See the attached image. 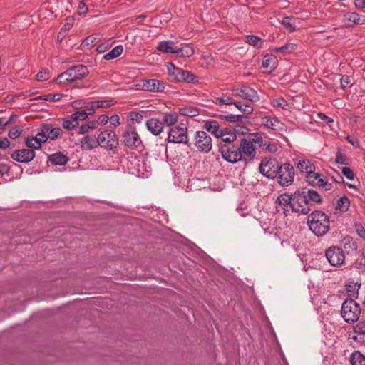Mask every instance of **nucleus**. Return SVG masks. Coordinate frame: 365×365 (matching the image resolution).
I'll list each match as a JSON object with an SVG mask.
<instances>
[{"label":"nucleus","mask_w":365,"mask_h":365,"mask_svg":"<svg viewBox=\"0 0 365 365\" xmlns=\"http://www.w3.org/2000/svg\"><path fill=\"white\" fill-rule=\"evenodd\" d=\"M93 106L96 108H109L115 103L114 100H98L93 101Z\"/></svg>","instance_id":"45"},{"label":"nucleus","mask_w":365,"mask_h":365,"mask_svg":"<svg viewBox=\"0 0 365 365\" xmlns=\"http://www.w3.org/2000/svg\"><path fill=\"white\" fill-rule=\"evenodd\" d=\"M15 161L28 163L35 158V152L31 149H21L15 150L11 155Z\"/></svg>","instance_id":"16"},{"label":"nucleus","mask_w":365,"mask_h":365,"mask_svg":"<svg viewBox=\"0 0 365 365\" xmlns=\"http://www.w3.org/2000/svg\"><path fill=\"white\" fill-rule=\"evenodd\" d=\"M231 92L232 96L241 97L251 102H257L259 99L257 91L254 88L243 84L232 88Z\"/></svg>","instance_id":"9"},{"label":"nucleus","mask_w":365,"mask_h":365,"mask_svg":"<svg viewBox=\"0 0 365 365\" xmlns=\"http://www.w3.org/2000/svg\"><path fill=\"white\" fill-rule=\"evenodd\" d=\"M78 125V123L76 122L71 115L68 118H65L63 120L62 126L64 129L67 130H72L74 128Z\"/></svg>","instance_id":"44"},{"label":"nucleus","mask_w":365,"mask_h":365,"mask_svg":"<svg viewBox=\"0 0 365 365\" xmlns=\"http://www.w3.org/2000/svg\"><path fill=\"white\" fill-rule=\"evenodd\" d=\"M274 105L277 107H279L284 110H286L288 107L287 102L282 98H279L275 100Z\"/></svg>","instance_id":"58"},{"label":"nucleus","mask_w":365,"mask_h":365,"mask_svg":"<svg viewBox=\"0 0 365 365\" xmlns=\"http://www.w3.org/2000/svg\"><path fill=\"white\" fill-rule=\"evenodd\" d=\"M141 88L143 91L149 92H162L165 88L166 83L155 78L141 81Z\"/></svg>","instance_id":"15"},{"label":"nucleus","mask_w":365,"mask_h":365,"mask_svg":"<svg viewBox=\"0 0 365 365\" xmlns=\"http://www.w3.org/2000/svg\"><path fill=\"white\" fill-rule=\"evenodd\" d=\"M222 118L228 122L237 123L242 120V115L229 114L226 115H221Z\"/></svg>","instance_id":"52"},{"label":"nucleus","mask_w":365,"mask_h":365,"mask_svg":"<svg viewBox=\"0 0 365 365\" xmlns=\"http://www.w3.org/2000/svg\"><path fill=\"white\" fill-rule=\"evenodd\" d=\"M355 334L361 336H365V321L361 320L354 327Z\"/></svg>","instance_id":"48"},{"label":"nucleus","mask_w":365,"mask_h":365,"mask_svg":"<svg viewBox=\"0 0 365 365\" xmlns=\"http://www.w3.org/2000/svg\"><path fill=\"white\" fill-rule=\"evenodd\" d=\"M309 230L317 236H324L330 228L329 217L322 211L312 212L307 219Z\"/></svg>","instance_id":"2"},{"label":"nucleus","mask_w":365,"mask_h":365,"mask_svg":"<svg viewBox=\"0 0 365 365\" xmlns=\"http://www.w3.org/2000/svg\"><path fill=\"white\" fill-rule=\"evenodd\" d=\"M188 120L183 119L173 128H170L168 133V140L172 143H184L188 142L187 135Z\"/></svg>","instance_id":"3"},{"label":"nucleus","mask_w":365,"mask_h":365,"mask_svg":"<svg viewBox=\"0 0 365 365\" xmlns=\"http://www.w3.org/2000/svg\"><path fill=\"white\" fill-rule=\"evenodd\" d=\"M322 202V197L312 189H302L292 193V210L296 213L307 215L312 207Z\"/></svg>","instance_id":"1"},{"label":"nucleus","mask_w":365,"mask_h":365,"mask_svg":"<svg viewBox=\"0 0 365 365\" xmlns=\"http://www.w3.org/2000/svg\"><path fill=\"white\" fill-rule=\"evenodd\" d=\"M325 257L329 263L334 267L344 264L345 255L342 248L338 246H331L325 250Z\"/></svg>","instance_id":"8"},{"label":"nucleus","mask_w":365,"mask_h":365,"mask_svg":"<svg viewBox=\"0 0 365 365\" xmlns=\"http://www.w3.org/2000/svg\"><path fill=\"white\" fill-rule=\"evenodd\" d=\"M123 51V47L122 45H118L115 47H114L111 51H110L108 53L104 55L103 58L105 60H111L114 59L119 56L121 55V53Z\"/></svg>","instance_id":"37"},{"label":"nucleus","mask_w":365,"mask_h":365,"mask_svg":"<svg viewBox=\"0 0 365 365\" xmlns=\"http://www.w3.org/2000/svg\"><path fill=\"white\" fill-rule=\"evenodd\" d=\"M305 180L309 185L321 187L326 191L331 190L333 187L332 184L329 182L325 177L315 171H312L306 175Z\"/></svg>","instance_id":"13"},{"label":"nucleus","mask_w":365,"mask_h":365,"mask_svg":"<svg viewBox=\"0 0 365 365\" xmlns=\"http://www.w3.org/2000/svg\"><path fill=\"white\" fill-rule=\"evenodd\" d=\"M128 118L133 123H140L143 120V115L139 112L132 111L128 113Z\"/></svg>","instance_id":"51"},{"label":"nucleus","mask_w":365,"mask_h":365,"mask_svg":"<svg viewBox=\"0 0 365 365\" xmlns=\"http://www.w3.org/2000/svg\"><path fill=\"white\" fill-rule=\"evenodd\" d=\"M168 78L171 82H178L182 68L176 67L173 63H166Z\"/></svg>","instance_id":"24"},{"label":"nucleus","mask_w":365,"mask_h":365,"mask_svg":"<svg viewBox=\"0 0 365 365\" xmlns=\"http://www.w3.org/2000/svg\"><path fill=\"white\" fill-rule=\"evenodd\" d=\"M350 83V77L347 75H344L340 79V86L342 89H345L346 86Z\"/></svg>","instance_id":"61"},{"label":"nucleus","mask_w":365,"mask_h":365,"mask_svg":"<svg viewBox=\"0 0 365 365\" xmlns=\"http://www.w3.org/2000/svg\"><path fill=\"white\" fill-rule=\"evenodd\" d=\"M262 124L274 130L281 131L284 129V125L275 116H265L262 118Z\"/></svg>","instance_id":"20"},{"label":"nucleus","mask_w":365,"mask_h":365,"mask_svg":"<svg viewBox=\"0 0 365 365\" xmlns=\"http://www.w3.org/2000/svg\"><path fill=\"white\" fill-rule=\"evenodd\" d=\"M294 166L289 163H285L279 165L276 178L282 186H288L294 182Z\"/></svg>","instance_id":"5"},{"label":"nucleus","mask_w":365,"mask_h":365,"mask_svg":"<svg viewBox=\"0 0 365 365\" xmlns=\"http://www.w3.org/2000/svg\"><path fill=\"white\" fill-rule=\"evenodd\" d=\"M194 145L198 151L207 153L212 148V138L205 131H196L194 135Z\"/></svg>","instance_id":"7"},{"label":"nucleus","mask_w":365,"mask_h":365,"mask_svg":"<svg viewBox=\"0 0 365 365\" xmlns=\"http://www.w3.org/2000/svg\"><path fill=\"white\" fill-rule=\"evenodd\" d=\"M52 127L53 125L50 123L43 124L41 126V132L45 135H47L49 134L50 130L52 128Z\"/></svg>","instance_id":"62"},{"label":"nucleus","mask_w":365,"mask_h":365,"mask_svg":"<svg viewBox=\"0 0 365 365\" xmlns=\"http://www.w3.org/2000/svg\"><path fill=\"white\" fill-rule=\"evenodd\" d=\"M88 11V9L86 4L84 3V1H81L79 3V5L78 6V13L79 15H84L87 14Z\"/></svg>","instance_id":"59"},{"label":"nucleus","mask_w":365,"mask_h":365,"mask_svg":"<svg viewBox=\"0 0 365 365\" xmlns=\"http://www.w3.org/2000/svg\"><path fill=\"white\" fill-rule=\"evenodd\" d=\"M26 145L31 149H39L41 143L35 137H28L26 140Z\"/></svg>","instance_id":"46"},{"label":"nucleus","mask_w":365,"mask_h":365,"mask_svg":"<svg viewBox=\"0 0 365 365\" xmlns=\"http://www.w3.org/2000/svg\"><path fill=\"white\" fill-rule=\"evenodd\" d=\"M178 113L187 117H195L199 114V110L195 107H183L179 109Z\"/></svg>","instance_id":"38"},{"label":"nucleus","mask_w":365,"mask_h":365,"mask_svg":"<svg viewBox=\"0 0 365 365\" xmlns=\"http://www.w3.org/2000/svg\"><path fill=\"white\" fill-rule=\"evenodd\" d=\"M109 120V118L107 115H101L98 116V119L96 120V121L98 122V125L99 124H103V125H105L108 123Z\"/></svg>","instance_id":"64"},{"label":"nucleus","mask_w":365,"mask_h":365,"mask_svg":"<svg viewBox=\"0 0 365 365\" xmlns=\"http://www.w3.org/2000/svg\"><path fill=\"white\" fill-rule=\"evenodd\" d=\"M335 162L336 164L346 165V158L341 151H338L336 155Z\"/></svg>","instance_id":"56"},{"label":"nucleus","mask_w":365,"mask_h":365,"mask_svg":"<svg viewBox=\"0 0 365 365\" xmlns=\"http://www.w3.org/2000/svg\"><path fill=\"white\" fill-rule=\"evenodd\" d=\"M297 45L292 43H287L280 47H272L270 48L272 51L280 52L282 53H291L297 48Z\"/></svg>","instance_id":"35"},{"label":"nucleus","mask_w":365,"mask_h":365,"mask_svg":"<svg viewBox=\"0 0 365 365\" xmlns=\"http://www.w3.org/2000/svg\"><path fill=\"white\" fill-rule=\"evenodd\" d=\"M361 314V309L354 300L352 299H346L341 309V314L344 320L348 324H353L358 321Z\"/></svg>","instance_id":"4"},{"label":"nucleus","mask_w":365,"mask_h":365,"mask_svg":"<svg viewBox=\"0 0 365 365\" xmlns=\"http://www.w3.org/2000/svg\"><path fill=\"white\" fill-rule=\"evenodd\" d=\"M342 174L348 180H354V173L353 170L349 167H343L341 169Z\"/></svg>","instance_id":"54"},{"label":"nucleus","mask_w":365,"mask_h":365,"mask_svg":"<svg viewBox=\"0 0 365 365\" xmlns=\"http://www.w3.org/2000/svg\"><path fill=\"white\" fill-rule=\"evenodd\" d=\"M68 160V158L61 153H56L49 156V161L55 165H63Z\"/></svg>","instance_id":"31"},{"label":"nucleus","mask_w":365,"mask_h":365,"mask_svg":"<svg viewBox=\"0 0 365 365\" xmlns=\"http://www.w3.org/2000/svg\"><path fill=\"white\" fill-rule=\"evenodd\" d=\"M277 66V59L276 57L266 55L262 61V67L269 68L270 71H274Z\"/></svg>","instance_id":"33"},{"label":"nucleus","mask_w":365,"mask_h":365,"mask_svg":"<svg viewBox=\"0 0 365 365\" xmlns=\"http://www.w3.org/2000/svg\"><path fill=\"white\" fill-rule=\"evenodd\" d=\"M235 107L244 114H251L253 111V108L248 103H242L240 101H235Z\"/></svg>","instance_id":"41"},{"label":"nucleus","mask_w":365,"mask_h":365,"mask_svg":"<svg viewBox=\"0 0 365 365\" xmlns=\"http://www.w3.org/2000/svg\"><path fill=\"white\" fill-rule=\"evenodd\" d=\"M246 42L257 48H260L262 47V41L261 38L255 35H247L246 36Z\"/></svg>","instance_id":"39"},{"label":"nucleus","mask_w":365,"mask_h":365,"mask_svg":"<svg viewBox=\"0 0 365 365\" xmlns=\"http://www.w3.org/2000/svg\"><path fill=\"white\" fill-rule=\"evenodd\" d=\"M349 360L351 365H365V356L359 351H354Z\"/></svg>","instance_id":"36"},{"label":"nucleus","mask_w":365,"mask_h":365,"mask_svg":"<svg viewBox=\"0 0 365 365\" xmlns=\"http://www.w3.org/2000/svg\"><path fill=\"white\" fill-rule=\"evenodd\" d=\"M71 117L79 123L80 120H83L87 118L86 110H78L71 115Z\"/></svg>","instance_id":"50"},{"label":"nucleus","mask_w":365,"mask_h":365,"mask_svg":"<svg viewBox=\"0 0 365 365\" xmlns=\"http://www.w3.org/2000/svg\"><path fill=\"white\" fill-rule=\"evenodd\" d=\"M124 145L130 149L138 148L142 144V140L138 134L135 128L128 126L123 135Z\"/></svg>","instance_id":"11"},{"label":"nucleus","mask_w":365,"mask_h":365,"mask_svg":"<svg viewBox=\"0 0 365 365\" xmlns=\"http://www.w3.org/2000/svg\"><path fill=\"white\" fill-rule=\"evenodd\" d=\"M235 101L229 96H223L217 97L215 99L214 103L216 105H234Z\"/></svg>","instance_id":"43"},{"label":"nucleus","mask_w":365,"mask_h":365,"mask_svg":"<svg viewBox=\"0 0 365 365\" xmlns=\"http://www.w3.org/2000/svg\"><path fill=\"white\" fill-rule=\"evenodd\" d=\"M350 206V200L346 196L341 197L336 201V204L335 205L336 210L340 212H346Z\"/></svg>","instance_id":"32"},{"label":"nucleus","mask_w":365,"mask_h":365,"mask_svg":"<svg viewBox=\"0 0 365 365\" xmlns=\"http://www.w3.org/2000/svg\"><path fill=\"white\" fill-rule=\"evenodd\" d=\"M341 244L343 246L342 250L344 253L346 252L348 255H354L356 253L358 244L351 236L346 235L341 240Z\"/></svg>","instance_id":"19"},{"label":"nucleus","mask_w":365,"mask_h":365,"mask_svg":"<svg viewBox=\"0 0 365 365\" xmlns=\"http://www.w3.org/2000/svg\"><path fill=\"white\" fill-rule=\"evenodd\" d=\"M173 41H163L158 43L157 49L161 52L175 54L176 47Z\"/></svg>","instance_id":"30"},{"label":"nucleus","mask_w":365,"mask_h":365,"mask_svg":"<svg viewBox=\"0 0 365 365\" xmlns=\"http://www.w3.org/2000/svg\"><path fill=\"white\" fill-rule=\"evenodd\" d=\"M238 147L240 155H242L241 161H252L256 155L252 142L243 138Z\"/></svg>","instance_id":"14"},{"label":"nucleus","mask_w":365,"mask_h":365,"mask_svg":"<svg viewBox=\"0 0 365 365\" xmlns=\"http://www.w3.org/2000/svg\"><path fill=\"white\" fill-rule=\"evenodd\" d=\"M145 125L147 129L154 135H160L163 130V122L157 118L148 119Z\"/></svg>","instance_id":"21"},{"label":"nucleus","mask_w":365,"mask_h":365,"mask_svg":"<svg viewBox=\"0 0 365 365\" xmlns=\"http://www.w3.org/2000/svg\"><path fill=\"white\" fill-rule=\"evenodd\" d=\"M36 78L39 81H46L49 78V73L46 71H41L36 74Z\"/></svg>","instance_id":"57"},{"label":"nucleus","mask_w":365,"mask_h":365,"mask_svg":"<svg viewBox=\"0 0 365 365\" xmlns=\"http://www.w3.org/2000/svg\"><path fill=\"white\" fill-rule=\"evenodd\" d=\"M63 97V94L61 93H50L45 95L41 97L42 99L51 101V102H57L59 101Z\"/></svg>","instance_id":"49"},{"label":"nucleus","mask_w":365,"mask_h":365,"mask_svg":"<svg viewBox=\"0 0 365 365\" xmlns=\"http://www.w3.org/2000/svg\"><path fill=\"white\" fill-rule=\"evenodd\" d=\"M194 53L192 46L187 43H182L179 47H176L175 55L179 57H190Z\"/></svg>","instance_id":"25"},{"label":"nucleus","mask_w":365,"mask_h":365,"mask_svg":"<svg viewBox=\"0 0 365 365\" xmlns=\"http://www.w3.org/2000/svg\"><path fill=\"white\" fill-rule=\"evenodd\" d=\"M275 203L277 204V211H282L284 214L288 211V208L290 207L292 209V194H282L278 196L277 198Z\"/></svg>","instance_id":"18"},{"label":"nucleus","mask_w":365,"mask_h":365,"mask_svg":"<svg viewBox=\"0 0 365 365\" xmlns=\"http://www.w3.org/2000/svg\"><path fill=\"white\" fill-rule=\"evenodd\" d=\"M56 83L63 86H68L72 81L70 80V76L68 74L67 71L66 70L64 72L61 73L58 76V77L55 80Z\"/></svg>","instance_id":"42"},{"label":"nucleus","mask_w":365,"mask_h":365,"mask_svg":"<svg viewBox=\"0 0 365 365\" xmlns=\"http://www.w3.org/2000/svg\"><path fill=\"white\" fill-rule=\"evenodd\" d=\"M317 116L319 117V118L320 120H322L325 121V122H326L327 123H328V124H329V123H332L334 122V120H333L331 118H330V117H329V116L326 115H325L324 113H319L317 114Z\"/></svg>","instance_id":"63"},{"label":"nucleus","mask_w":365,"mask_h":365,"mask_svg":"<svg viewBox=\"0 0 365 365\" xmlns=\"http://www.w3.org/2000/svg\"><path fill=\"white\" fill-rule=\"evenodd\" d=\"M220 152L222 158L228 163L235 164L242 160L237 145L224 144L220 146Z\"/></svg>","instance_id":"10"},{"label":"nucleus","mask_w":365,"mask_h":365,"mask_svg":"<svg viewBox=\"0 0 365 365\" xmlns=\"http://www.w3.org/2000/svg\"><path fill=\"white\" fill-rule=\"evenodd\" d=\"M198 77L193 73L190 71L182 69L178 82L196 84L198 83Z\"/></svg>","instance_id":"29"},{"label":"nucleus","mask_w":365,"mask_h":365,"mask_svg":"<svg viewBox=\"0 0 365 365\" xmlns=\"http://www.w3.org/2000/svg\"><path fill=\"white\" fill-rule=\"evenodd\" d=\"M21 132L22 130L15 128L9 130L8 135L11 139H16L20 135Z\"/></svg>","instance_id":"60"},{"label":"nucleus","mask_w":365,"mask_h":365,"mask_svg":"<svg viewBox=\"0 0 365 365\" xmlns=\"http://www.w3.org/2000/svg\"><path fill=\"white\" fill-rule=\"evenodd\" d=\"M354 228L358 236L365 240V230L360 222H354Z\"/></svg>","instance_id":"53"},{"label":"nucleus","mask_w":365,"mask_h":365,"mask_svg":"<svg viewBox=\"0 0 365 365\" xmlns=\"http://www.w3.org/2000/svg\"><path fill=\"white\" fill-rule=\"evenodd\" d=\"M279 164L275 160H262L259 165V173L268 179H274L277 176Z\"/></svg>","instance_id":"12"},{"label":"nucleus","mask_w":365,"mask_h":365,"mask_svg":"<svg viewBox=\"0 0 365 365\" xmlns=\"http://www.w3.org/2000/svg\"><path fill=\"white\" fill-rule=\"evenodd\" d=\"M284 26L289 30V32H293L296 29L295 18L293 16H285L282 21Z\"/></svg>","instance_id":"40"},{"label":"nucleus","mask_w":365,"mask_h":365,"mask_svg":"<svg viewBox=\"0 0 365 365\" xmlns=\"http://www.w3.org/2000/svg\"><path fill=\"white\" fill-rule=\"evenodd\" d=\"M63 133L62 130L60 128H53L50 130V133L47 135V139L55 140L58 138Z\"/></svg>","instance_id":"47"},{"label":"nucleus","mask_w":365,"mask_h":365,"mask_svg":"<svg viewBox=\"0 0 365 365\" xmlns=\"http://www.w3.org/2000/svg\"><path fill=\"white\" fill-rule=\"evenodd\" d=\"M98 146L113 150L118 146V138L113 130H104L98 135Z\"/></svg>","instance_id":"6"},{"label":"nucleus","mask_w":365,"mask_h":365,"mask_svg":"<svg viewBox=\"0 0 365 365\" xmlns=\"http://www.w3.org/2000/svg\"><path fill=\"white\" fill-rule=\"evenodd\" d=\"M204 128L213 135L217 138L222 135V129L220 126V123L215 120H208L204 123Z\"/></svg>","instance_id":"22"},{"label":"nucleus","mask_w":365,"mask_h":365,"mask_svg":"<svg viewBox=\"0 0 365 365\" xmlns=\"http://www.w3.org/2000/svg\"><path fill=\"white\" fill-rule=\"evenodd\" d=\"M342 21L347 26H352L359 24L360 16L356 12H346L344 14Z\"/></svg>","instance_id":"27"},{"label":"nucleus","mask_w":365,"mask_h":365,"mask_svg":"<svg viewBox=\"0 0 365 365\" xmlns=\"http://www.w3.org/2000/svg\"><path fill=\"white\" fill-rule=\"evenodd\" d=\"M296 166L301 173H305L306 175L309 174L312 171H315L316 170L314 164L307 159L299 160Z\"/></svg>","instance_id":"26"},{"label":"nucleus","mask_w":365,"mask_h":365,"mask_svg":"<svg viewBox=\"0 0 365 365\" xmlns=\"http://www.w3.org/2000/svg\"><path fill=\"white\" fill-rule=\"evenodd\" d=\"M225 143H231L236 140L237 135L235 132L230 128H225L222 130V135L220 136Z\"/></svg>","instance_id":"34"},{"label":"nucleus","mask_w":365,"mask_h":365,"mask_svg":"<svg viewBox=\"0 0 365 365\" xmlns=\"http://www.w3.org/2000/svg\"><path fill=\"white\" fill-rule=\"evenodd\" d=\"M251 140H250L253 143L257 144L259 146H262V144L263 143L262 137L259 133H252L251 134Z\"/></svg>","instance_id":"55"},{"label":"nucleus","mask_w":365,"mask_h":365,"mask_svg":"<svg viewBox=\"0 0 365 365\" xmlns=\"http://www.w3.org/2000/svg\"><path fill=\"white\" fill-rule=\"evenodd\" d=\"M68 76H70V80L72 82H74L77 80H81L86 76H87L89 73L88 68L84 65H76L71 66V68L66 69Z\"/></svg>","instance_id":"17"},{"label":"nucleus","mask_w":365,"mask_h":365,"mask_svg":"<svg viewBox=\"0 0 365 365\" xmlns=\"http://www.w3.org/2000/svg\"><path fill=\"white\" fill-rule=\"evenodd\" d=\"M80 145L83 150H92L98 146V137L93 135H86L80 140Z\"/></svg>","instance_id":"23"},{"label":"nucleus","mask_w":365,"mask_h":365,"mask_svg":"<svg viewBox=\"0 0 365 365\" xmlns=\"http://www.w3.org/2000/svg\"><path fill=\"white\" fill-rule=\"evenodd\" d=\"M161 121L163 122V125H165L166 126L170 127V128H173V126H175L180 122L178 120V115L175 113H164Z\"/></svg>","instance_id":"28"}]
</instances>
